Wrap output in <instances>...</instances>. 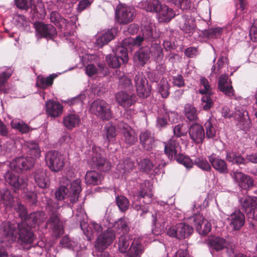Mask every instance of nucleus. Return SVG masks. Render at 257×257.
Segmentation results:
<instances>
[{"mask_svg":"<svg viewBox=\"0 0 257 257\" xmlns=\"http://www.w3.org/2000/svg\"><path fill=\"white\" fill-rule=\"evenodd\" d=\"M26 146L27 153L30 156L16 158L10 163V166L12 170H8L3 175L5 181L15 193L25 189L27 186V181L24 177L16 175L14 171L19 173L23 171L32 169L35 165V161L41 155L40 146L35 141H28Z\"/></svg>","mask_w":257,"mask_h":257,"instance_id":"obj_1","label":"nucleus"},{"mask_svg":"<svg viewBox=\"0 0 257 257\" xmlns=\"http://www.w3.org/2000/svg\"><path fill=\"white\" fill-rule=\"evenodd\" d=\"M81 183L80 179H76L70 183L69 188L64 185L59 186L55 192V199L62 201L67 197L71 203H76L82 190Z\"/></svg>","mask_w":257,"mask_h":257,"instance_id":"obj_2","label":"nucleus"},{"mask_svg":"<svg viewBox=\"0 0 257 257\" xmlns=\"http://www.w3.org/2000/svg\"><path fill=\"white\" fill-rule=\"evenodd\" d=\"M118 250L127 252L128 257H140L143 252V245L138 239L130 240L126 236H120L118 239Z\"/></svg>","mask_w":257,"mask_h":257,"instance_id":"obj_3","label":"nucleus"},{"mask_svg":"<svg viewBox=\"0 0 257 257\" xmlns=\"http://www.w3.org/2000/svg\"><path fill=\"white\" fill-rule=\"evenodd\" d=\"M46 166L53 173H58L64 167L65 159L63 155L56 150L47 152L45 156Z\"/></svg>","mask_w":257,"mask_h":257,"instance_id":"obj_4","label":"nucleus"},{"mask_svg":"<svg viewBox=\"0 0 257 257\" xmlns=\"http://www.w3.org/2000/svg\"><path fill=\"white\" fill-rule=\"evenodd\" d=\"M154 29L155 26L152 23H147L143 25L142 27L143 36H139L136 38H127L123 41V45L139 47L145 39H150L153 38Z\"/></svg>","mask_w":257,"mask_h":257,"instance_id":"obj_5","label":"nucleus"},{"mask_svg":"<svg viewBox=\"0 0 257 257\" xmlns=\"http://www.w3.org/2000/svg\"><path fill=\"white\" fill-rule=\"evenodd\" d=\"M97 238L94 243V251L102 252L110 245L115 239V231L107 229L99 234H96Z\"/></svg>","mask_w":257,"mask_h":257,"instance_id":"obj_6","label":"nucleus"},{"mask_svg":"<svg viewBox=\"0 0 257 257\" xmlns=\"http://www.w3.org/2000/svg\"><path fill=\"white\" fill-rule=\"evenodd\" d=\"M91 157L89 160L90 167L99 172H108L112 165L111 163L100 153L92 148Z\"/></svg>","mask_w":257,"mask_h":257,"instance_id":"obj_7","label":"nucleus"},{"mask_svg":"<svg viewBox=\"0 0 257 257\" xmlns=\"http://www.w3.org/2000/svg\"><path fill=\"white\" fill-rule=\"evenodd\" d=\"M90 108L93 113L100 119L108 120L112 117L111 107L105 101L97 99L92 101Z\"/></svg>","mask_w":257,"mask_h":257,"instance_id":"obj_8","label":"nucleus"},{"mask_svg":"<svg viewBox=\"0 0 257 257\" xmlns=\"http://www.w3.org/2000/svg\"><path fill=\"white\" fill-rule=\"evenodd\" d=\"M135 18V10L133 8L120 4L115 10V18L119 24H126L131 22Z\"/></svg>","mask_w":257,"mask_h":257,"instance_id":"obj_9","label":"nucleus"},{"mask_svg":"<svg viewBox=\"0 0 257 257\" xmlns=\"http://www.w3.org/2000/svg\"><path fill=\"white\" fill-rule=\"evenodd\" d=\"M17 238L18 241L22 244H31L35 239L32 227L27 222H20L17 224Z\"/></svg>","mask_w":257,"mask_h":257,"instance_id":"obj_10","label":"nucleus"},{"mask_svg":"<svg viewBox=\"0 0 257 257\" xmlns=\"http://www.w3.org/2000/svg\"><path fill=\"white\" fill-rule=\"evenodd\" d=\"M153 184L149 180H145L140 184L139 188L136 192L137 200L142 201L144 204H149L152 201L153 193Z\"/></svg>","mask_w":257,"mask_h":257,"instance_id":"obj_11","label":"nucleus"},{"mask_svg":"<svg viewBox=\"0 0 257 257\" xmlns=\"http://www.w3.org/2000/svg\"><path fill=\"white\" fill-rule=\"evenodd\" d=\"M17 224H13L9 221L3 222L1 225L0 235L4 241L12 243L17 238Z\"/></svg>","mask_w":257,"mask_h":257,"instance_id":"obj_12","label":"nucleus"},{"mask_svg":"<svg viewBox=\"0 0 257 257\" xmlns=\"http://www.w3.org/2000/svg\"><path fill=\"white\" fill-rule=\"evenodd\" d=\"M232 177L234 181L241 189L247 191L252 188L254 185L253 178L241 172H233Z\"/></svg>","mask_w":257,"mask_h":257,"instance_id":"obj_13","label":"nucleus"},{"mask_svg":"<svg viewBox=\"0 0 257 257\" xmlns=\"http://www.w3.org/2000/svg\"><path fill=\"white\" fill-rule=\"evenodd\" d=\"M188 133L192 141L196 144H201L205 138L203 126L196 122H193L189 126Z\"/></svg>","mask_w":257,"mask_h":257,"instance_id":"obj_14","label":"nucleus"},{"mask_svg":"<svg viewBox=\"0 0 257 257\" xmlns=\"http://www.w3.org/2000/svg\"><path fill=\"white\" fill-rule=\"evenodd\" d=\"M33 174L36 186L42 189V192L45 194L50 185V179L46 172L42 169H39L36 170Z\"/></svg>","mask_w":257,"mask_h":257,"instance_id":"obj_15","label":"nucleus"},{"mask_svg":"<svg viewBox=\"0 0 257 257\" xmlns=\"http://www.w3.org/2000/svg\"><path fill=\"white\" fill-rule=\"evenodd\" d=\"M36 31V36L38 39L42 37L52 38L57 35L55 28L51 24H44L41 22H37L34 24Z\"/></svg>","mask_w":257,"mask_h":257,"instance_id":"obj_16","label":"nucleus"},{"mask_svg":"<svg viewBox=\"0 0 257 257\" xmlns=\"http://www.w3.org/2000/svg\"><path fill=\"white\" fill-rule=\"evenodd\" d=\"M193 220L197 232L202 236H206L211 229L210 222L206 220L200 213L193 216Z\"/></svg>","mask_w":257,"mask_h":257,"instance_id":"obj_17","label":"nucleus"},{"mask_svg":"<svg viewBox=\"0 0 257 257\" xmlns=\"http://www.w3.org/2000/svg\"><path fill=\"white\" fill-rule=\"evenodd\" d=\"M228 224L233 231L240 230L245 223L244 214L240 210L234 211L227 218Z\"/></svg>","mask_w":257,"mask_h":257,"instance_id":"obj_18","label":"nucleus"},{"mask_svg":"<svg viewBox=\"0 0 257 257\" xmlns=\"http://www.w3.org/2000/svg\"><path fill=\"white\" fill-rule=\"evenodd\" d=\"M139 140L140 144L146 151H151L156 147L157 140L149 130L141 131L139 135Z\"/></svg>","mask_w":257,"mask_h":257,"instance_id":"obj_19","label":"nucleus"},{"mask_svg":"<svg viewBox=\"0 0 257 257\" xmlns=\"http://www.w3.org/2000/svg\"><path fill=\"white\" fill-rule=\"evenodd\" d=\"M104 143L107 145L114 144L116 141L117 132L115 126L112 122H107L102 132Z\"/></svg>","mask_w":257,"mask_h":257,"instance_id":"obj_20","label":"nucleus"},{"mask_svg":"<svg viewBox=\"0 0 257 257\" xmlns=\"http://www.w3.org/2000/svg\"><path fill=\"white\" fill-rule=\"evenodd\" d=\"M45 107L46 114L52 118L59 117L63 111V105L59 102L52 99L46 102Z\"/></svg>","mask_w":257,"mask_h":257,"instance_id":"obj_21","label":"nucleus"},{"mask_svg":"<svg viewBox=\"0 0 257 257\" xmlns=\"http://www.w3.org/2000/svg\"><path fill=\"white\" fill-rule=\"evenodd\" d=\"M238 201L240 209L247 215L252 209L257 205V197L249 195L238 196Z\"/></svg>","mask_w":257,"mask_h":257,"instance_id":"obj_22","label":"nucleus"},{"mask_svg":"<svg viewBox=\"0 0 257 257\" xmlns=\"http://www.w3.org/2000/svg\"><path fill=\"white\" fill-rule=\"evenodd\" d=\"M208 160L212 167L220 174H226L228 173L226 162L219 156L213 153L208 157Z\"/></svg>","mask_w":257,"mask_h":257,"instance_id":"obj_23","label":"nucleus"},{"mask_svg":"<svg viewBox=\"0 0 257 257\" xmlns=\"http://www.w3.org/2000/svg\"><path fill=\"white\" fill-rule=\"evenodd\" d=\"M120 128L124 142L129 146L134 145L137 141L138 138L132 128L125 123L121 124Z\"/></svg>","mask_w":257,"mask_h":257,"instance_id":"obj_24","label":"nucleus"},{"mask_svg":"<svg viewBox=\"0 0 257 257\" xmlns=\"http://www.w3.org/2000/svg\"><path fill=\"white\" fill-rule=\"evenodd\" d=\"M80 226L88 240H91L92 237L93 236L94 231L97 234L102 232L103 229L100 224L94 221L91 222V225H88L84 222H80Z\"/></svg>","mask_w":257,"mask_h":257,"instance_id":"obj_25","label":"nucleus"},{"mask_svg":"<svg viewBox=\"0 0 257 257\" xmlns=\"http://www.w3.org/2000/svg\"><path fill=\"white\" fill-rule=\"evenodd\" d=\"M140 170L147 174L159 175L160 173L159 169L155 166L153 162L148 158H142L138 162Z\"/></svg>","mask_w":257,"mask_h":257,"instance_id":"obj_26","label":"nucleus"},{"mask_svg":"<svg viewBox=\"0 0 257 257\" xmlns=\"http://www.w3.org/2000/svg\"><path fill=\"white\" fill-rule=\"evenodd\" d=\"M226 161L231 165L238 166H246V160L239 153L233 151H226L225 154Z\"/></svg>","mask_w":257,"mask_h":257,"instance_id":"obj_27","label":"nucleus"},{"mask_svg":"<svg viewBox=\"0 0 257 257\" xmlns=\"http://www.w3.org/2000/svg\"><path fill=\"white\" fill-rule=\"evenodd\" d=\"M226 240L223 237L212 236L208 238V244L211 254L214 251H219L226 247Z\"/></svg>","mask_w":257,"mask_h":257,"instance_id":"obj_28","label":"nucleus"},{"mask_svg":"<svg viewBox=\"0 0 257 257\" xmlns=\"http://www.w3.org/2000/svg\"><path fill=\"white\" fill-rule=\"evenodd\" d=\"M116 35V30L114 29L105 32L102 34L97 35L95 42V46L97 48L102 47L112 40Z\"/></svg>","mask_w":257,"mask_h":257,"instance_id":"obj_29","label":"nucleus"},{"mask_svg":"<svg viewBox=\"0 0 257 257\" xmlns=\"http://www.w3.org/2000/svg\"><path fill=\"white\" fill-rule=\"evenodd\" d=\"M51 213L47 223L50 225V227L56 234V237H59L63 233V225L56 213Z\"/></svg>","mask_w":257,"mask_h":257,"instance_id":"obj_30","label":"nucleus"},{"mask_svg":"<svg viewBox=\"0 0 257 257\" xmlns=\"http://www.w3.org/2000/svg\"><path fill=\"white\" fill-rule=\"evenodd\" d=\"M44 215L45 213L42 211H34L28 214L26 219L22 222H27L31 227L35 228L39 226L40 222L44 221Z\"/></svg>","mask_w":257,"mask_h":257,"instance_id":"obj_31","label":"nucleus"},{"mask_svg":"<svg viewBox=\"0 0 257 257\" xmlns=\"http://www.w3.org/2000/svg\"><path fill=\"white\" fill-rule=\"evenodd\" d=\"M81 122V118L75 113H69L64 116L63 118V124L69 131L79 126Z\"/></svg>","mask_w":257,"mask_h":257,"instance_id":"obj_32","label":"nucleus"},{"mask_svg":"<svg viewBox=\"0 0 257 257\" xmlns=\"http://www.w3.org/2000/svg\"><path fill=\"white\" fill-rule=\"evenodd\" d=\"M175 16L174 11L165 5H162L158 13V19L160 22H169Z\"/></svg>","mask_w":257,"mask_h":257,"instance_id":"obj_33","label":"nucleus"},{"mask_svg":"<svg viewBox=\"0 0 257 257\" xmlns=\"http://www.w3.org/2000/svg\"><path fill=\"white\" fill-rule=\"evenodd\" d=\"M101 172L95 170L87 171L85 175V183L87 185H97L101 184L102 176Z\"/></svg>","mask_w":257,"mask_h":257,"instance_id":"obj_34","label":"nucleus"},{"mask_svg":"<svg viewBox=\"0 0 257 257\" xmlns=\"http://www.w3.org/2000/svg\"><path fill=\"white\" fill-rule=\"evenodd\" d=\"M228 79V75H221L218 80V88L225 95L231 96L234 95L233 89L231 86L227 84Z\"/></svg>","mask_w":257,"mask_h":257,"instance_id":"obj_35","label":"nucleus"},{"mask_svg":"<svg viewBox=\"0 0 257 257\" xmlns=\"http://www.w3.org/2000/svg\"><path fill=\"white\" fill-rule=\"evenodd\" d=\"M180 29L185 33L189 35L194 31L195 23L193 19L189 18L188 16L183 17L182 21L179 23Z\"/></svg>","mask_w":257,"mask_h":257,"instance_id":"obj_36","label":"nucleus"},{"mask_svg":"<svg viewBox=\"0 0 257 257\" xmlns=\"http://www.w3.org/2000/svg\"><path fill=\"white\" fill-rule=\"evenodd\" d=\"M178 239H182L189 237L193 232V227L185 223L177 224Z\"/></svg>","mask_w":257,"mask_h":257,"instance_id":"obj_37","label":"nucleus"},{"mask_svg":"<svg viewBox=\"0 0 257 257\" xmlns=\"http://www.w3.org/2000/svg\"><path fill=\"white\" fill-rule=\"evenodd\" d=\"M164 152L170 160H173L177 154V148L178 143L173 140H170L168 143H164Z\"/></svg>","mask_w":257,"mask_h":257,"instance_id":"obj_38","label":"nucleus"},{"mask_svg":"<svg viewBox=\"0 0 257 257\" xmlns=\"http://www.w3.org/2000/svg\"><path fill=\"white\" fill-rule=\"evenodd\" d=\"M150 58L149 48L145 47L136 53L134 59L141 66H144Z\"/></svg>","mask_w":257,"mask_h":257,"instance_id":"obj_39","label":"nucleus"},{"mask_svg":"<svg viewBox=\"0 0 257 257\" xmlns=\"http://www.w3.org/2000/svg\"><path fill=\"white\" fill-rule=\"evenodd\" d=\"M56 74H52L49 76L44 77L42 75L37 77L36 85L42 88H46L52 85L53 80L57 77Z\"/></svg>","mask_w":257,"mask_h":257,"instance_id":"obj_40","label":"nucleus"},{"mask_svg":"<svg viewBox=\"0 0 257 257\" xmlns=\"http://www.w3.org/2000/svg\"><path fill=\"white\" fill-rule=\"evenodd\" d=\"M162 4L158 0H150L142 4V8L147 12H155L158 13Z\"/></svg>","mask_w":257,"mask_h":257,"instance_id":"obj_41","label":"nucleus"},{"mask_svg":"<svg viewBox=\"0 0 257 257\" xmlns=\"http://www.w3.org/2000/svg\"><path fill=\"white\" fill-rule=\"evenodd\" d=\"M113 227L118 229L117 231L122 232L123 233H127L130 230L128 219L125 217H120L117 220H115Z\"/></svg>","mask_w":257,"mask_h":257,"instance_id":"obj_42","label":"nucleus"},{"mask_svg":"<svg viewBox=\"0 0 257 257\" xmlns=\"http://www.w3.org/2000/svg\"><path fill=\"white\" fill-rule=\"evenodd\" d=\"M23 198L27 203L31 206H36L38 202V196L35 191L24 190Z\"/></svg>","mask_w":257,"mask_h":257,"instance_id":"obj_43","label":"nucleus"},{"mask_svg":"<svg viewBox=\"0 0 257 257\" xmlns=\"http://www.w3.org/2000/svg\"><path fill=\"white\" fill-rule=\"evenodd\" d=\"M149 53L151 54L154 59L157 61H161L163 58V50L160 45L154 44L149 48Z\"/></svg>","mask_w":257,"mask_h":257,"instance_id":"obj_44","label":"nucleus"},{"mask_svg":"<svg viewBox=\"0 0 257 257\" xmlns=\"http://www.w3.org/2000/svg\"><path fill=\"white\" fill-rule=\"evenodd\" d=\"M50 19L51 22L55 23L57 27L60 28H63L67 26V20L62 18L60 14L56 12H51Z\"/></svg>","mask_w":257,"mask_h":257,"instance_id":"obj_45","label":"nucleus"},{"mask_svg":"<svg viewBox=\"0 0 257 257\" xmlns=\"http://www.w3.org/2000/svg\"><path fill=\"white\" fill-rule=\"evenodd\" d=\"M212 121V119L210 117L204 123V127L206 130L205 134L208 139H213L216 137V130Z\"/></svg>","mask_w":257,"mask_h":257,"instance_id":"obj_46","label":"nucleus"},{"mask_svg":"<svg viewBox=\"0 0 257 257\" xmlns=\"http://www.w3.org/2000/svg\"><path fill=\"white\" fill-rule=\"evenodd\" d=\"M12 70L11 68L3 67L0 68V95L2 91V86L4 85L12 74Z\"/></svg>","mask_w":257,"mask_h":257,"instance_id":"obj_47","label":"nucleus"},{"mask_svg":"<svg viewBox=\"0 0 257 257\" xmlns=\"http://www.w3.org/2000/svg\"><path fill=\"white\" fill-rule=\"evenodd\" d=\"M115 202L119 210L125 211L128 208L130 203L127 198L122 195H117L115 197Z\"/></svg>","mask_w":257,"mask_h":257,"instance_id":"obj_48","label":"nucleus"},{"mask_svg":"<svg viewBox=\"0 0 257 257\" xmlns=\"http://www.w3.org/2000/svg\"><path fill=\"white\" fill-rule=\"evenodd\" d=\"M175 160L178 163L184 165L187 169L191 168L193 166L192 161L189 157L184 156L182 154H177L173 159V160Z\"/></svg>","mask_w":257,"mask_h":257,"instance_id":"obj_49","label":"nucleus"},{"mask_svg":"<svg viewBox=\"0 0 257 257\" xmlns=\"http://www.w3.org/2000/svg\"><path fill=\"white\" fill-rule=\"evenodd\" d=\"M46 209L50 213H57L58 210L60 208L61 205L60 204L59 200H55L51 198H46Z\"/></svg>","mask_w":257,"mask_h":257,"instance_id":"obj_50","label":"nucleus"},{"mask_svg":"<svg viewBox=\"0 0 257 257\" xmlns=\"http://www.w3.org/2000/svg\"><path fill=\"white\" fill-rule=\"evenodd\" d=\"M114 55L121 60L123 63H125L128 60L126 48L123 46H118L115 49Z\"/></svg>","mask_w":257,"mask_h":257,"instance_id":"obj_51","label":"nucleus"},{"mask_svg":"<svg viewBox=\"0 0 257 257\" xmlns=\"http://www.w3.org/2000/svg\"><path fill=\"white\" fill-rule=\"evenodd\" d=\"M223 31V29L221 28H211L205 30L203 32V34L208 39H215L220 37Z\"/></svg>","mask_w":257,"mask_h":257,"instance_id":"obj_52","label":"nucleus"},{"mask_svg":"<svg viewBox=\"0 0 257 257\" xmlns=\"http://www.w3.org/2000/svg\"><path fill=\"white\" fill-rule=\"evenodd\" d=\"M152 235L156 236H158L159 235H161L163 232H164V230L163 228H162L161 225H160L159 227H158L157 224V221H158V218L157 216L156 213H152Z\"/></svg>","mask_w":257,"mask_h":257,"instance_id":"obj_53","label":"nucleus"},{"mask_svg":"<svg viewBox=\"0 0 257 257\" xmlns=\"http://www.w3.org/2000/svg\"><path fill=\"white\" fill-rule=\"evenodd\" d=\"M136 97H115L116 100L119 105L124 108H128L134 104L137 101Z\"/></svg>","mask_w":257,"mask_h":257,"instance_id":"obj_54","label":"nucleus"},{"mask_svg":"<svg viewBox=\"0 0 257 257\" xmlns=\"http://www.w3.org/2000/svg\"><path fill=\"white\" fill-rule=\"evenodd\" d=\"M99 69L93 64H88L85 67V72L87 75L91 76L95 74H97L98 71L101 73H103V71L105 67L103 65H99Z\"/></svg>","mask_w":257,"mask_h":257,"instance_id":"obj_55","label":"nucleus"},{"mask_svg":"<svg viewBox=\"0 0 257 257\" xmlns=\"http://www.w3.org/2000/svg\"><path fill=\"white\" fill-rule=\"evenodd\" d=\"M249 228H254L257 225V205L247 215Z\"/></svg>","mask_w":257,"mask_h":257,"instance_id":"obj_56","label":"nucleus"},{"mask_svg":"<svg viewBox=\"0 0 257 257\" xmlns=\"http://www.w3.org/2000/svg\"><path fill=\"white\" fill-rule=\"evenodd\" d=\"M236 120V125L241 131L247 132L251 126V122L249 118H244Z\"/></svg>","mask_w":257,"mask_h":257,"instance_id":"obj_57","label":"nucleus"},{"mask_svg":"<svg viewBox=\"0 0 257 257\" xmlns=\"http://www.w3.org/2000/svg\"><path fill=\"white\" fill-rule=\"evenodd\" d=\"M185 115L189 121H194L197 118L196 111L194 107L187 104L185 106Z\"/></svg>","mask_w":257,"mask_h":257,"instance_id":"obj_58","label":"nucleus"},{"mask_svg":"<svg viewBox=\"0 0 257 257\" xmlns=\"http://www.w3.org/2000/svg\"><path fill=\"white\" fill-rule=\"evenodd\" d=\"M200 84H201V88L200 89V94H208L209 95H212L213 93L211 92L210 86L208 84V80L203 78L201 77L200 78Z\"/></svg>","mask_w":257,"mask_h":257,"instance_id":"obj_59","label":"nucleus"},{"mask_svg":"<svg viewBox=\"0 0 257 257\" xmlns=\"http://www.w3.org/2000/svg\"><path fill=\"white\" fill-rule=\"evenodd\" d=\"M195 164L203 171H209L211 168L207 160L197 158L194 161Z\"/></svg>","mask_w":257,"mask_h":257,"instance_id":"obj_60","label":"nucleus"},{"mask_svg":"<svg viewBox=\"0 0 257 257\" xmlns=\"http://www.w3.org/2000/svg\"><path fill=\"white\" fill-rule=\"evenodd\" d=\"M32 5L31 8L33 9L37 12L40 13L42 15H45L46 10L45 6L41 0H33Z\"/></svg>","mask_w":257,"mask_h":257,"instance_id":"obj_61","label":"nucleus"},{"mask_svg":"<svg viewBox=\"0 0 257 257\" xmlns=\"http://www.w3.org/2000/svg\"><path fill=\"white\" fill-rule=\"evenodd\" d=\"M119 59L115 55H108L106 57V60L108 66L112 68H117L120 66Z\"/></svg>","mask_w":257,"mask_h":257,"instance_id":"obj_62","label":"nucleus"},{"mask_svg":"<svg viewBox=\"0 0 257 257\" xmlns=\"http://www.w3.org/2000/svg\"><path fill=\"white\" fill-rule=\"evenodd\" d=\"M227 62H228L227 58H226V57H223V56L220 57L218 59L217 62V66L216 71L215 67L214 66H213L212 67V69H211L212 72H214L216 74L220 73V69L227 64Z\"/></svg>","mask_w":257,"mask_h":257,"instance_id":"obj_63","label":"nucleus"},{"mask_svg":"<svg viewBox=\"0 0 257 257\" xmlns=\"http://www.w3.org/2000/svg\"><path fill=\"white\" fill-rule=\"evenodd\" d=\"M33 0H15L17 7L20 9H28L32 7Z\"/></svg>","mask_w":257,"mask_h":257,"instance_id":"obj_64","label":"nucleus"}]
</instances>
